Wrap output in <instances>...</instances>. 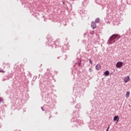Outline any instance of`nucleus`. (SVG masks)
Returning a JSON list of instances; mask_svg holds the SVG:
<instances>
[{"instance_id": "obj_1", "label": "nucleus", "mask_w": 131, "mask_h": 131, "mask_svg": "<svg viewBox=\"0 0 131 131\" xmlns=\"http://www.w3.org/2000/svg\"><path fill=\"white\" fill-rule=\"evenodd\" d=\"M117 37H118V35L117 34H114L111 36L108 40V44L111 45L112 43H114L116 41L115 39H116Z\"/></svg>"}, {"instance_id": "obj_2", "label": "nucleus", "mask_w": 131, "mask_h": 131, "mask_svg": "<svg viewBox=\"0 0 131 131\" xmlns=\"http://www.w3.org/2000/svg\"><path fill=\"white\" fill-rule=\"evenodd\" d=\"M122 65H123V62L119 61L116 63V67H117V68H120L121 67H122Z\"/></svg>"}, {"instance_id": "obj_3", "label": "nucleus", "mask_w": 131, "mask_h": 131, "mask_svg": "<svg viewBox=\"0 0 131 131\" xmlns=\"http://www.w3.org/2000/svg\"><path fill=\"white\" fill-rule=\"evenodd\" d=\"M129 80H130V78H129V76H127L124 78V81L125 83H126V82H128Z\"/></svg>"}, {"instance_id": "obj_4", "label": "nucleus", "mask_w": 131, "mask_h": 131, "mask_svg": "<svg viewBox=\"0 0 131 131\" xmlns=\"http://www.w3.org/2000/svg\"><path fill=\"white\" fill-rule=\"evenodd\" d=\"M91 28H92L93 29H95L97 28V25H96V23H95L94 21H93V22L91 23Z\"/></svg>"}, {"instance_id": "obj_5", "label": "nucleus", "mask_w": 131, "mask_h": 131, "mask_svg": "<svg viewBox=\"0 0 131 131\" xmlns=\"http://www.w3.org/2000/svg\"><path fill=\"white\" fill-rule=\"evenodd\" d=\"M117 120V122H118V121H119V117H118V116H115L114 117V121H116Z\"/></svg>"}, {"instance_id": "obj_6", "label": "nucleus", "mask_w": 131, "mask_h": 131, "mask_svg": "<svg viewBox=\"0 0 131 131\" xmlns=\"http://www.w3.org/2000/svg\"><path fill=\"white\" fill-rule=\"evenodd\" d=\"M96 69L97 70H100V69H101V66L100 64H97L96 66Z\"/></svg>"}, {"instance_id": "obj_7", "label": "nucleus", "mask_w": 131, "mask_h": 131, "mask_svg": "<svg viewBox=\"0 0 131 131\" xmlns=\"http://www.w3.org/2000/svg\"><path fill=\"white\" fill-rule=\"evenodd\" d=\"M104 75H105V76H109V71H106L104 73Z\"/></svg>"}, {"instance_id": "obj_8", "label": "nucleus", "mask_w": 131, "mask_h": 131, "mask_svg": "<svg viewBox=\"0 0 131 131\" xmlns=\"http://www.w3.org/2000/svg\"><path fill=\"white\" fill-rule=\"evenodd\" d=\"M126 98H129V92H127L126 93Z\"/></svg>"}, {"instance_id": "obj_9", "label": "nucleus", "mask_w": 131, "mask_h": 131, "mask_svg": "<svg viewBox=\"0 0 131 131\" xmlns=\"http://www.w3.org/2000/svg\"><path fill=\"white\" fill-rule=\"evenodd\" d=\"M99 22H100V19L99 18H97L95 20V23H99Z\"/></svg>"}, {"instance_id": "obj_10", "label": "nucleus", "mask_w": 131, "mask_h": 131, "mask_svg": "<svg viewBox=\"0 0 131 131\" xmlns=\"http://www.w3.org/2000/svg\"><path fill=\"white\" fill-rule=\"evenodd\" d=\"M90 63L91 64V65H93V61L91 60V59H89Z\"/></svg>"}, {"instance_id": "obj_11", "label": "nucleus", "mask_w": 131, "mask_h": 131, "mask_svg": "<svg viewBox=\"0 0 131 131\" xmlns=\"http://www.w3.org/2000/svg\"><path fill=\"white\" fill-rule=\"evenodd\" d=\"M0 102H4V99L2 98V97H0Z\"/></svg>"}, {"instance_id": "obj_12", "label": "nucleus", "mask_w": 131, "mask_h": 131, "mask_svg": "<svg viewBox=\"0 0 131 131\" xmlns=\"http://www.w3.org/2000/svg\"><path fill=\"white\" fill-rule=\"evenodd\" d=\"M109 128H110V125H108V128H107L106 131H108L109 130Z\"/></svg>"}, {"instance_id": "obj_13", "label": "nucleus", "mask_w": 131, "mask_h": 131, "mask_svg": "<svg viewBox=\"0 0 131 131\" xmlns=\"http://www.w3.org/2000/svg\"><path fill=\"white\" fill-rule=\"evenodd\" d=\"M92 71H93V69H89V72H92Z\"/></svg>"}, {"instance_id": "obj_14", "label": "nucleus", "mask_w": 131, "mask_h": 131, "mask_svg": "<svg viewBox=\"0 0 131 131\" xmlns=\"http://www.w3.org/2000/svg\"><path fill=\"white\" fill-rule=\"evenodd\" d=\"M64 4H65V2H63V4L64 5Z\"/></svg>"}, {"instance_id": "obj_15", "label": "nucleus", "mask_w": 131, "mask_h": 131, "mask_svg": "<svg viewBox=\"0 0 131 131\" xmlns=\"http://www.w3.org/2000/svg\"><path fill=\"white\" fill-rule=\"evenodd\" d=\"M41 109H42V110H43V107H41Z\"/></svg>"}, {"instance_id": "obj_16", "label": "nucleus", "mask_w": 131, "mask_h": 131, "mask_svg": "<svg viewBox=\"0 0 131 131\" xmlns=\"http://www.w3.org/2000/svg\"><path fill=\"white\" fill-rule=\"evenodd\" d=\"M118 39H119V38H117V40H118Z\"/></svg>"}]
</instances>
